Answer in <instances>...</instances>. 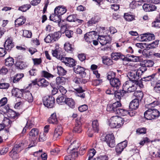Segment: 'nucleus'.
I'll list each match as a JSON object with an SVG mask.
<instances>
[{"label": "nucleus", "instance_id": "1", "mask_svg": "<svg viewBox=\"0 0 160 160\" xmlns=\"http://www.w3.org/2000/svg\"><path fill=\"white\" fill-rule=\"evenodd\" d=\"M121 105L119 101H117L112 104H108L107 110L112 112H114L116 114H121L123 116L127 115L128 112H127V110L120 108Z\"/></svg>", "mask_w": 160, "mask_h": 160}, {"label": "nucleus", "instance_id": "2", "mask_svg": "<svg viewBox=\"0 0 160 160\" xmlns=\"http://www.w3.org/2000/svg\"><path fill=\"white\" fill-rule=\"evenodd\" d=\"M67 11V9L66 7L62 6L56 7L54 9V13L52 14L50 16V20L55 22L57 21L60 23L62 20L61 15L65 13Z\"/></svg>", "mask_w": 160, "mask_h": 160}, {"label": "nucleus", "instance_id": "3", "mask_svg": "<svg viewBox=\"0 0 160 160\" xmlns=\"http://www.w3.org/2000/svg\"><path fill=\"white\" fill-rule=\"evenodd\" d=\"M160 116L159 112L154 109H149L144 113V118L148 120L157 118Z\"/></svg>", "mask_w": 160, "mask_h": 160}, {"label": "nucleus", "instance_id": "4", "mask_svg": "<svg viewBox=\"0 0 160 160\" xmlns=\"http://www.w3.org/2000/svg\"><path fill=\"white\" fill-rule=\"evenodd\" d=\"M139 105V102L136 99L132 100L130 103L129 106V110H127L128 112L127 114H129L131 117L134 116L136 112L135 110L137 109Z\"/></svg>", "mask_w": 160, "mask_h": 160}, {"label": "nucleus", "instance_id": "5", "mask_svg": "<svg viewBox=\"0 0 160 160\" xmlns=\"http://www.w3.org/2000/svg\"><path fill=\"white\" fill-rule=\"evenodd\" d=\"M54 98L52 96H47L43 98V105L48 108H52L55 103Z\"/></svg>", "mask_w": 160, "mask_h": 160}, {"label": "nucleus", "instance_id": "6", "mask_svg": "<svg viewBox=\"0 0 160 160\" xmlns=\"http://www.w3.org/2000/svg\"><path fill=\"white\" fill-rule=\"evenodd\" d=\"M114 137L113 134L107 135L105 137L104 141L106 142L108 145L110 147L112 148L115 146Z\"/></svg>", "mask_w": 160, "mask_h": 160}, {"label": "nucleus", "instance_id": "7", "mask_svg": "<svg viewBox=\"0 0 160 160\" xmlns=\"http://www.w3.org/2000/svg\"><path fill=\"white\" fill-rule=\"evenodd\" d=\"M112 38L109 35L99 36L98 40L102 45H104L107 43H110Z\"/></svg>", "mask_w": 160, "mask_h": 160}, {"label": "nucleus", "instance_id": "8", "mask_svg": "<svg viewBox=\"0 0 160 160\" xmlns=\"http://www.w3.org/2000/svg\"><path fill=\"white\" fill-rule=\"evenodd\" d=\"M4 45L6 50L10 51L14 46V42H12V38L11 37H8L4 42Z\"/></svg>", "mask_w": 160, "mask_h": 160}, {"label": "nucleus", "instance_id": "9", "mask_svg": "<svg viewBox=\"0 0 160 160\" xmlns=\"http://www.w3.org/2000/svg\"><path fill=\"white\" fill-rule=\"evenodd\" d=\"M62 61L67 66L72 67L76 65L75 60L72 58L63 57L62 58Z\"/></svg>", "mask_w": 160, "mask_h": 160}, {"label": "nucleus", "instance_id": "10", "mask_svg": "<svg viewBox=\"0 0 160 160\" xmlns=\"http://www.w3.org/2000/svg\"><path fill=\"white\" fill-rule=\"evenodd\" d=\"M74 72L76 74H78L82 78H85L86 73L85 72V68L80 66H78L73 68Z\"/></svg>", "mask_w": 160, "mask_h": 160}, {"label": "nucleus", "instance_id": "11", "mask_svg": "<svg viewBox=\"0 0 160 160\" xmlns=\"http://www.w3.org/2000/svg\"><path fill=\"white\" fill-rule=\"evenodd\" d=\"M80 145V144L76 141H73L71 143L69 147L68 148L67 150V152H71L72 153L76 152L78 153L77 150L79 147Z\"/></svg>", "mask_w": 160, "mask_h": 160}, {"label": "nucleus", "instance_id": "12", "mask_svg": "<svg viewBox=\"0 0 160 160\" xmlns=\"http://www.w3.org/2000/svg\"><path fill=\"white\" fill-rule=\"evenodd\" d=\"M127 142L126 141H123L117 144L115 150L118 154H120L124 149L127 147Z\"/></svg>", "mask_w": 160, "mask_h": 160}, {"label": "nucleus", "instance_id": "13", "mask_svg": "<svg viewBox=\"0 0 160 160\" xmlns=\"http://www.w3.org/2000/svg\"><path fill=\"white\" fill-rule=\"evenodd\" d=\"M25 90L23 89H19L17 88L13 89L12 91V94L18 98H21L23 97Z\"/></svg>", "mask_w": 160, "mask_h": 160}, {"label": "nucleus", "instance_id": "14", "mask_svg": "<svg viewBox=\"0 0 160 160\" xmlns=\"http://www.w3.org/2000/svg\"><path fill=\"white\" fill-rule=\"evenodd\" d=\"M95 37V32L92 31L87 33L84 35V38L86 42L91 43Z\"/></svg>", "mask_w": 160, "mask_h": 160}, {"label": "nucleus", "instance_id": "15", "mask_svg": "<svg viewBox=\"0 0 160 160\" xmlns=\"http://www.w3.org/2000/svg\"><path fill=\"white\" fill-rule=\"evenodd\" d=\"M111 86L117 89H118L121 85L120 80L118 78H115L110 81Z\"/></svg>", "mask_w": 160, "mask_h": 160}, {"label": "nucleus", "instance_id": "16", "mask_svg": "<svg viewBox=\"0 0 160 160\" xmlns=\"http://www.w3.org/2000/svg\"><path fill=\"white\" fill-rule=\"evenodd\" d=\"M111 57L112 59L117 60L118 59H122L123 61H125V57L121 53L118 52H115L112 53L111 54Z\"/></svg>", "mask_w": 160, "mask_h": 160}, {"label": "nucleus", "instance_id": "17", "mask_svg": "<svg viewBox=\"0 0 160 160\" xmlns=\"http://www.w3.org/2000/svg\"><path fill=\"white\" fill-rule=\"evenodd\" d=\"M124 89L116 90L114 92V94L115 98L120 101L121 98L127 92L124 90Z\"/></svg>", "mask_w": 160, "mask_h": 160}, {"label": "nucleus", "instance_id": "18", "mask_svg": "<svg viewBox=\"0 0 160 160\" xmlns=\"http://www.w3.org/2000/svg\"><path fill=\"white\" fill-rule=\"evenodd\" d=\"M142 8L146 12H150L155 11L157 9V7L154 5L152 4L145 3Z\"/></svg>", "mask_w": 160, "mask_h": 160}, {"label": "nucleus", "instance_id": "19", "mask_svg": "<svg viewBox=\"0 0 160 160\" xmlns=\"http://www.w3.org/2000/svg\"><path fill=\"white\" fill-rule=\"evenodd\" d=\"M15 65L17 68L20 69H24L27 67L26 63L20 58L18 59V58L16 63H15Z\"/></svg>", "mask_w": 160, "mask_h": 160}, {"label": "nucleus", "instance_id": "20", "mask_svg": "<svg viewBox=\"0 0 160 160\" xmlns=\"http://www.w3.org/2000/svg\"><path fill=\"white\" fill-rule=\"evenodd\" d=\"M143 36L141 37L142 41H150L154 39V35L153 34L146 33L143 34Z\"/></svg>", "mask_w": 160, "mask_h": 160}, {"label": "nucleus", "instance_id": "21", "mask_svg": "<svg viewBox=\"0 0 160 160\" xmlns=\"http://www.w3.org/2000/svg\"><path fill=\"white\" fill-rule=\"evenodd\" d=\"M62 127L61 125H58L55 128L53 134V138L56 139L61 136L62 133Z\"/></svg>", "mask_w": 160, "mask_h": 160}, {"label": "nucleus", "instance_id": "22", "mask_svg": "<svg viewBox=\"0 0 160 160\" xmlns=\"http://www.w3.org/2000/svg\"><path fill=\"white\" fill-rule=\"evenodd\" d=\"M138 81H132V80H129L126 81L123 84L122 86L123 89L126 90L128 87H130L136 84H138Z\"/></svg>", "mask_w": 160, "mask_h": 160}, {"label": "nucleus", "instance_id": "23", "mask_svg": "<svg viewBox=\"0 0 160 160\" xmlns=\"http://www.w3.org/2000/svg\"><path fill=\"white\" fill-rule=\"evenodd\" d=\"M75 90L77 92L76 94L77 96L82 98H85L86 92L82 89V87H79V88L75 89Z\"/></svg>", "mask_w": 160, "mask_h": 160}, {"label": "nucleus", "instance_id": "24", "mask_svg": "<svg viewBox=\"0 0 160 160\" xmlns=\"http://www.w3.org/2000/svg\"><path fill=\"white\" fill-rule=\"evenodd\" d=\"M157 74L156 73H153L151 75L142 78L141 80L142 82H147L150 81H154L157 79L156 77Z\"/></svg>", "mask_w": 160, "mask_h": 160}, {"label": "nucleus", "instance_id": "25", "mask_svg": "<svg viewBox=\"0 0 160 160\" xmlns=\"http://www.w3.org/2000/svg\"><path fill=\"white\" fill-rule=\"evenodd\" d=\"M20 114L18 113H16L15 112L10 109L7 113V115L11 119H17Z\"/></svg>", "mask_w": 160, "mask_h": 160}, {"label": "nucleus", "instance_id": "26", "mask_svg": "<svg viewBox=\"0 0 160 160\" xmlns=\"http://www.w3.org/2000/svg\"><path fill=\"white\" fill-rule=\"evenodd\" d=\"M100 18L98 15H96L92 17L87 22L88 25L91 26L93 24H95L99 21Z\"/></svg>", "mask_w": 160, "mask_h": 160}, {"label": "nucleus", "instance_id": "27", "mask_svg": "<svg viewBox=\"0 0 160 160\" xmlns=\"http://www.w3.org/2000/svg\"><path fill=\"white\" fill-rule=\"evenodd\" d=\"M67 96L66 95H59L57 98L56 101L59 104H65V101L67 99Z\"/></svg>", "mask_w": 160, "mask_h": 160}, {"label": "nucleus", "instance_id": "28", "mask_svg": "<svg viewBox=\"0 0 160 160\" xmlns=\"http://www.w3.org/2000/svg\"><path fill=\"white\" fill-rule=\"evenodd\" d=\"M39 134V130L37 128L32 129L29 133V136L31 138H37Z\"/></svg>", "mask_w": 160, "mask_h": 160}, {"label": "nucleus", "instance_id": "29", "mask_svg": "<svg viewBox=\"0 0 160 160\" xmlns=\"http://www.w3.org/2000/svg\"><path fill=\"white\" fill-rule=\"evenodd\" d=\"M102 58V62L104 64L110 66L112 65L113 63L112 60L107 56H103Z\"/></svg>", "mask_w": 160, "mask_h": 160}, {"label": "nucleus", "instance_id": "30", "mask_svg": "<svg viewBox=\"0 0 160 160\" xmlns=\"http://www.w3.org/2000/svg\"><path fill=\"white\" fill-rule=\"evenodd\" d=\"M48 121L50 123L55 124L58 123V120L56 113H54L51 114Z\"/></svg>", "mask_w": 160, "mask_h": 160}, {"label": "nucleus", "instance_id": "31", "mask_svg": "<svg viewBox=\"0 0 160 160\" xmlns=\"http://www.w3.org/2000/svg\"><path fill=\"white\" fill-rule=\"evenodd\" d=\"M26 101L29 102H31L33 101V98L32 93L29 91L25 92L23 96Z\"/></svg>", "mask_w": 160, "mask_h": 160}, {"label": "nucleus", "instance_id": "32", "mask_svg": "<svg viewBox=\"0 0 160 160\" xmlns=\"http://www.w3.org/2000/svg\"><path fill=\"white\" fill-rule=\"evenodd\" d=\"M125 61L128 62H138L139 61V58L133 55L128 54L125 58Z\"/></svg>", "mask_w": 160, "mask_h": 160}, {"label": "nucleus", "instance_id": "33", "mask_svg": "<svg viewBox=\"0 0 160 160\" xmlns=\"http://www.w3.org/2000/svg\"><path fill=\"white\" fill-rule=\"evenodd\" d=\"M113 122L117 123V128H118L121 127L123 124V119L122 118L119 117L117 116H115V118L113 119Z\"/></svg>", "mask_w": 160, "mask_h": 160}, {"label": "nucleus", "instance_id": "34", "mask_svg": "<svg viewBox=\"0 0 160 160\" xmlns=\"http://www.w3.org/2000/svg\"><path fill=\"white\" fill-rule=\"evenodd\" d=\"M65 103L69 107L72 108H74L75 107V102L74 100L71 98H67L65 101Z\"/></svg>", "mask_w": 160, "mask_h": 160}, {"label": "nucleus", "instance_id": "35", "mask_svg": "<svg viewBox=\"0 0 160 160\" xmlns=\"http://www.w3.org/2000/svg\"><path fill=\"white\" fill-rule=\"evenodd\" d=\"M134 95L136 97L135 99L138 100V101H141L143 96V92L141 91H136L134 93Z\"/></svg>", "mask_w": 160, "mask_h": 160}, {"label": "nucleus", "instance_id": "36", "mask_svg": "<svg viewBox=\"0 0 160 160\" xmlns=\"http://www.w3.org/2000/svg\"><path fill=\"white\" fill-rule=\"evenodd\" d=\"M13 121L7 117H4L2 123L4 127H10Z\"/></svg>", "mask_w": 160, "mask_h": 160}, {"label": "nucleus", "instance_id": "37", "mask_svg": "<svg viewBox=\"0 0 160 160\" xmlns=\"http://www.w3.org/2000/svg\"><path fill=\"white\" fill-rule=\"evenodd\" d=\"M49 83L44 78H42L39 80L38 85L41 87H46L48 85Z\"/></svg>", "mask_w": 160, "mask_h": 160}, {"label": "nucleus", "instance_id": "38", "mask_svg": "<svg viewBox=\"0 0 160 160\" xmlns=\"http://www.w3.org/2000/svg\"><path fill=\"white\" fill-rule=\"evenodd\" d=\"M70 155L65 157L64 160H73L75 158L78 157V153L76 152L73 153L69 152Z\"/></svg>", "mask_w": 160, "mask_h": 160}, {"label": "nucleus", "instance_id": "39", "mask_svg": "<svg viewBox=\"0 0 160 160\" xmlns=\"http://www.w3.org/2000/svg\"><path fill=\"white\" fill-rule=\"evenodd\" d=\"M136 71H132L128 73L127 76L129 78V80L132 81H138L136 78L135 73Z\"/></svg>", "mask_w": 160, "mask_h": 160}, {"label": "nucleus", "instance_id": "40", "mask_svg": "<svg viewBox=\"0 0 160 160\" xmlns=\"http://www.w3.org/2000/svg\"><path fill=\"white\" fill-rule=\"evenodd\" d=\"M72 45L69 43H66L64 45L65 50L69 53H72L74 50Z\"/></svg>", "mask_w": 160, "mask_h": 160}, {"label": "nucleus", "instance_id": "41", "mask_svg": "<svg viewBox=\"0 0 160 160\" xmlns=\"http://www.w3.org/2000/svg\"><path fill=\"white\" fill-rule=\"evenodd\" d=\"M26 21L25 18L23 17H20L15 20V24H17L18 26L22 25L24 24Z\"/></svg>", "mask_w": 160, "mask_h": 160}, {"label": "nucleus", "instance_id": "42", "mask_svg": "<svg viewBox=\"0 0 160 160\" xmlns=\"http://www.w3.org/2000/svg\"><path fill=\"white\" fill-rule=\"evenodd\" d=\"M93 130L95 132H98L99 130V123L97 120L92 121V123Z\"/></svg>", "mask_w": 160, "mask_h": 160}, {"label": "nucleus", "instance_id": "43", "mask_svg": "<svg viewBox=\"0 0 160 160\" xmlns=\"http://www.w3.org/2000/svg\"><path fill=\"white\" fill-rule=\"evenodd\" d=\"M5 64L8 67L12 66L14 64V59L12 57H8L5 59Z\"/></svg>", "mask_w": 160, "mask_h": 160}, {"label": "nucleus", "instance_id": "44", "mask_svg": "<svg viewBox=\"0 0 160 160\" xmlns=\"http://www.w3.org/2000/svg\"><path fill=\"white\" fill-rule=\"evenodd\" d=\"M124 18L128 21H131L134 19V16L131 14L130 12L124 13Z\"/></svg>", "mask_w": 160, "mask_h": 160}, {"label": "nucleus", "instance_id": "45", "mask_svg": "<svg viewBox=\"0 0 160 160\" xmlns=\"http://www.w3.org/2000/svg\"><path fill=\"white\" fill-rule=\"evenodd\" d=\"M57 69L58 70L57 73L59 76H63L66 74L67 71L62 67L58 66Z\"/></svg>", "mask_w": 160, "mask_h": 160}, {"label": "nucleus", "instance_id": "46", "mask_svg": "<svg viewBox=\"0 0 160 160\" xmlns=\"http://www.w3.org/2000/svg\"><path fill=\"white\" fill-rule=\"evenodd\" d=\"M153 91L158 93H160V80H158L156 83L153 88Z\"/></svg>", "mask_w": 160, "mask_h": 160}, {"label": "nucleus", "instance_id": "47", "mask_svg": "<svg viewBox=\"0 0 160 160\" xmlns=\"http://www.w3.org/2000/svg\"><path fill=\"white\" fill-rule=\"evenodd\" d=\"M52 38L53 39L54 42L57 41L61 37L62 34L60 32H55L53 34H52Z\"/></svg>", "mask_w": 160, "mask_h": 160}, {"label": "nucleus", "instance_id": "48", "mask_svg": "<svg viewBox=\"0 0 160 160\" xmlns=\"http://www.w3.org/2000/svg\"><path fill=\"white\" fill-rule=\"evenodd\" d=\"M24 76L23 73L17 74L13 77V82L14 83H17Z\"/></svg>", "mask_w": 160, "mask_h": 160}, {"label": "nucleus", "instance_id": "49", "mask_svg": "<svg viewBox=\"0 0 160 160\" xmlns=\"http://www.w3.org/2000/svg\"><path fill=\"white\" fill-rule=\"evenodd\" d=\"M31 7V5L30 4H26L20 6L18 10L23 12H26Z\"/></svg>", "mask_w": 160, "mask_h": 160}, {"label": "nucleus", "instance_id": "50", "mask_svg": "<svg viewBox=\"0 0 160 160\" xmlns=\"http://www.w3.org/2000/svg\"><path fill=\"white\" fill-rule=\"evenodd\" d=\"M8 105L0 107V113L2 114H7L9 112V110H10Z\"/></svg>", "mask_w": 160, "mask_h": 160}, {"label": "nucleus", "instance_id": "51", "mask_svg": "<svg viewBox=\"0 0 160 160\" xmlns=\"http://www.w3.org/2000/svg\"><path fill=\"white\" fill-rule=\"evenodd\" d=\"M65 78L63 77H58L56 79V83L58 85H63L64 83Z\"/></svg>", "mask_w": 160, "mask_h": 160}, {"label": "nucleus", "instance_id": "52", "mask_svg": "<svg viewBox=\"0 0 160 160\" xmlns=\"http://www.w3.org/2000/svg\"><path fill=\"white\" fill-rule=\"evenodd\" d=\"M52 52L53 56L62 61V58H63L64 56L63 55H60L58 52L57 50H53Z\"/></svg>", "mask_w": 160, "mask_h": 160}, {"label": "nucleus", "instance_id": "53", "mask_svg": "<svg viewBox=\"0 0 160 160\" xmlns=\"http://www.w3.org/2000/svg\"><path fill=\"white\" fill-rule=\"evenodd\" d=\"M21 146L19 144H16L14 146L12 151L9 152V155H11L12 153H13L14 154L17 153L18 152V149L21 147Z\"/></svg>", "mask_w": 160, "mask_h": 160}, {"label": "nucleus", "instance_id": "54", "mask_svg": "<svg viewBox=\"0 0 160 160\" xmlns=\"http://www.w3.org/2000/svg\"><path fill=\"white\" fill-rule=\"evenodd\" d=\"M96 153V151L94 149H92L90 150L88 155V160L89 159L91 160H95L92 158L95 155Z\"/></svg>", "mask_w": 160, "mask_h": 160}, {"label": "nucleus", "instance_id": "55", "mask_svg": "<svg viewBox=\"0 0 160 160\" xmlns=\"http://www.w3.org/2000/svg\"><path fill=\"white\" fill-rule=\"evenodd\" d=\"M144 65H145L147 67H152L154 64L153 62L150 60H144L143 62Z\"/></svg>", "mask_w": 160, "mask_h": 160}, {"label": "nucleus", "instance_id": "56", "mask_svg": "<svg viewBox=\"0 0 160 160\" xmlns=\"http://www.w3.org/2000/svg\"><path fill=\"white\" fill-rule=\"evenodd\" d=\"M116 73L112 71L109 72L107 73V79L110 81L112 80L113 78H115Z\"/></svg>", "mask_w": 160, "mask_h": 160}, {"label": "nucleus", "instance_id": "57", "mask_svg": "<svg viewBox=\"0 0 160 160\" xmlns=\"http://www.w3.org/2000/svg\"><path fill=\"white\" fill-rule=\"evenodd\" d=\"M77 15L76 14L70 15L67 18V20L68 21L72 22H76V18Z\"/></svg>", "mask_w": 160, "mask_h": 160}, {"label": "nucleus", "instance_id": "58", "mask_svg": "<svg viewBox=\"0 0 160 160\" xmlns=\"http://www.w3.org/2000/svg\"><path fill=\"white\" fill-rule=\"evenodd\" d=\"M115 118V116L111 117L110 120L109 126L112 128H117V123L115 122H113V119Z\"/></svg>", "mask_w": 160, "mask_h": 160}, {"label": "nucleus", "instance_id": "59", "mask_svg": "<svg viewBox=\"0 0 160 160\" xmlns=\"http://www.w3.org/2000/svg\"><path fill=\"white\" fill-rule=\"evenodd\" d=\"M136 132L138 135L145 134L146 132V129L145 128H139L136 130Z\"/></svg>", "mask_w": 160, "mask_h": 160}, {"label": "nucleus", "instance_id": "60", "mask_svg": "<svg viewBox=\"0 0 160 160\" xmlns=\"http://www.w3.org/2000/svg\"><path fill=\"white\" fill-rule=\"evenodd\" d=\"M52 34H48L44 39L45 41L47 43H50L54 42L53 39L52 38Z\"/></svg>", "mask_w": 160, "mask_h": 160}, {"label": "nucleus", "instance_id": "61", "mask_svg": "<svg viewBox=\"0 0 160 160\" xmlns=\"http://www.w3.org/2000/svg\"><path fill=\"white\" fill-rule=\"evenodd\" d=\"M42 74L44 77L47 78H52L54 77L53 75L51 73L44 71H42Z\"/></svg>", "mask_w": 160, "mask_h": 160}, {"label": "nucleus", "instance_id": "62", "mask_svg": "<svg viewBox=\"0 0 160 160\" xmlns=\"http://www.w3.org/2000/svg\"><path fill=\"white\" fill-rule=\"evenodd\" d=\"M23 35L25 37L29 38L32 36V33L31 32L25 30L23 31Z\"/></svg>", "mask_w": 160, "mask_h": 160}, {"label": "nucleus", "instance_id": "63", "mask_svg": "<svg viewBox=\"0 0 160 160\" xmlns=\"http://www.w3.org/2000/svg\"><path fill=\"white\" fill-rule=\"evenodd\" d=\"M152 26L156 28H160V21L158 19H156L152 23Z\"/></svg>", "mask_w": 160, "mask_h": 160}, {"label": "nucleus", "instance_id": "64", "mask_svg": "<svg viewBox=\"0 0 160 160\" xmlns=\"http://www.w3.org/2000/svg\"><path fill=\"white\" fill-rule=\"evenodd\" d=\"M138 84H136L130 87H128V88L126 89L128 90V92H134L137 89Z\"/></svg>", "mask_w": 160, "mask_h": 160}]
</instances>
